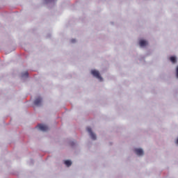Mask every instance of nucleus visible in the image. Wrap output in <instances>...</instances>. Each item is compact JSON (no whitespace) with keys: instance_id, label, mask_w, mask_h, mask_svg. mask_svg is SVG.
<instances>
[{"instance_id":"1","label":"nucleus","mask_w":178,"mask_h":178,"mask_svg":"<svg viewBox=\"0 0 178 178\" xmlns=\"http://www.w3.org/2000/svg\"><path fill=\"white\" fill-rule=\"evenodd\" d=\"M91 74H92V76H94V77H96V79H98L99 80H100V81H102V77L99 74V72L93 70L91 71Z\"/></svg>"},{"instance_id":"2","label":"nucleus","mask_w":178,"mask_h":178,"mask_svg":"<svg viewBox=\"0 0 178 178\" xmlns=\"http://www.w3.org/2000/svg\"><path fill=\"white\" fill-rule=\"evenodd\" d=\"M41 131H48V127L43 124H39L37 127Z\"/></svg>"},{"instance_id":"3","label":"nucleus","mask_w":178,"mask_h":178,"mask_svg":"<svg viewBox=\"0 0 178 178\" xmlns=\"http://www.w3.org/2000/svg\"><path fill=\"white\" fill-rule=\"evenodd\" d=\"M87 131L89 133L92 140H97V136L92 133V130L90 127L86 128Z\"/></svg>"},{"instance_id":"4","label":"nucleus","mask_w":178,"mask_h":178,"mask_svg":"<svg viewBox=\"0 0 178 178\" xmlns=\"http://www.w3.org/2000/svg\"><path fill=\"white\" fill-rule=\"evenodd\" d=\"M41 102H42V99L41 97H38L35 99L34 104L36 105V106H40L41 105Z\"/></svg>"},{"instance_id":"5","label":"nucleus","mask_w":178,"mask_h":178,"mask_svg":"<svg viewBox=\"0 0 178 178\" xmlns=\"http://www.w3.org/2000/svg\"><path fill=\"white\" fill-rule=\"evenodd\" d=\"M134 152L139 156L144 155V151L142 149H135Z\"/></svg>"},{"instance_id":"6","label":"nucleus","mask_w":178,"mask_h":178,"mask_svg":"<svg viewBox=\"0 0 178 178\" xmlns=\"http://www.w3.org/2000/svg\"><path fill=\"white\" fill-rule=\"evenodd\" d=\"M148 44V42H147V41L144 40H141L139 42V45L140 47H145L146 45Z\"/></svg>"},{"instance_id":"7","label":"nucleus","mask_w":178,"mask_h":178,"mask_svg":"<svg viewBox=\"0 0 178 178\" xmlns=\"http://www.w3.org/2000/svg\"><path fill=\"white\" fill-rule=\"evenodd\" d=\"M170 62H172V63H176V62H177L176 57L171 56L170 58Z\"/></svg>"},{"instance_id":"8","label":"nucleus","mask_w":178,"mask_h":178,"mask_svg":"<svg viewBox=\"0 0 178 178\" xmlns=\"http://www.w3.org/2000/svg\"><path fill=\"white\" fill-rule=\"evenodd\" d=\"M65 165H66V166H72V162L69 160H66L65 161Z\"/></svg>"},{"instance_id":"9","label":"nucleus","mask_w":178,"mask_h":178,"mask_svg":"<svg viewBox=\"0 0 178 178\" xmlns=\"http://www.w3.org/2000/svg\"><path fill=\"white\" fill-rule=\"evenodd\" d=\"M22 78L29 77V72H23V73L22 74Z\"/></svg>"},{"instance_id":"10","label":"nucleus","mask_w":178,"mask_h":178,"mask_svg":"<svg viewBox=\"0 0 178 178\" xmlns=\"http://www.w3.org/2000/svg\"><path fill=\"white\" fill-rule=\"evenodd\" d=\"M176 77L177 79H178V66L177 67V70H176Z\"/></svg>"},{"instance_id":"11","label":"nucleus","mask_w":178,"mask_h":178,"mask_svg":"<svg viewBox=\"0 0 178 178\" xmlns=\"http://www.w3.org/2000/svg\"><path fill=\"white\" fill-rule=\"evenodd\" d=\"M71 42H76V40L74 39L71 40Z\"/></svg>"}]
</instances>
